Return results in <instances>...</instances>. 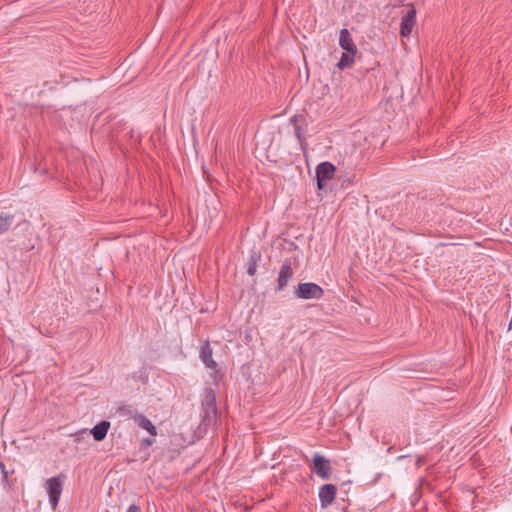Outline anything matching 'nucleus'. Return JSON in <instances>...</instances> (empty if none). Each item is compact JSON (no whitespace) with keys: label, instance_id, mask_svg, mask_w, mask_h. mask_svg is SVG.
<instances>
[{"label":"nucleus","instance_id":"obj_1","mask_svg":"<svg viewBox=\"0 0 512 512\" xmlns=\"http://www.w3.org/2000/svg\"><path fill=\"white\" fill-rule=\"evenodd\" d=\"M64 480L65 475L60 474L47 479L45 482V489L49 496V503L52 509H55L59 503L63 490Z\"/></svg>","mask_w":512,"mask_h":512},{"label":"nucleus","instance_id":"obj_2","mask_svg":"<svg viewBox=\"0 0 512 512\" xmlns=\"http://www.w3.org/2000/svg\"><path fill=\"white\" fill-rule=\"evenodd\" d=\"M336 167L330 162H322L316 167L317 187L319 190L326 188V183L334 177Z\"/></svg>","mask_w":512,"mask_h":512},{"label":"nucleus","instance_id":"obj_3","mask_svg":"<svg viewBox=\"0 0 512 512\" xmlns=\"http://www.w3.org/2000/svg\"><path fill=\"white\" fill-rule=\"evenodd\" d=\"M323 294V289L312 282L300 283L295 291L296 297L301 299H320Z\"/></svg>","mask_w":512,"mask_h":512},{"label":"nucleus","instance_id":"obj_4","mask_svg":"<svg viewBox=\"0 0 512 512\" xmlns=\"http://www.w3.org/2000/svg\"><path fill=\"white\" fill-rule=\"evenodd\" d=\"M312 462L313 470L320 478L327 480L331 477L332 468L328 459L320 454H314Z\"/></svg>","mask_w":512,"mask_h":512},{"label":"nucleus","instance_id":"obj_5","mask_svg":"<svg viewBox=\"0 0 512 512\" xmlns=\"http://www.w3.org/2000/svg\"><path fill=\"white\" fill-rule=\"evenodd\" d=\"M416 23V10L414 7H410L407 12L403 15L400 25V35L402 37H408Z\"/></svg>","mask_w":512,"mask_h":512},{"label":"nucleus","instance_id":"obj_6","mask_svg":"<svg viewBox=\"0 0 512 512\" xmlns=\"http://www.w3.org/2000/svg\"><path fill=\"white\" fill-rule=\"evenodd\" d=\"M202 407L204 410V418H210L211 415L216 413V396L211 388L205 389V395L202 400Z\"/></svg>","mask_w":512,"mask_h":512},{"label":"nucleus","instance_id":"obj_7","mask_svg":"<svg viewBox=\"0 0 512 512\" xmlns=\"http://www.w3.org/2000/svg\"><path fill=\"white\" fill-rule=\"evenodd\" d=\"M337 487L333 484H325L319 490V500L322 508L332 504L336 497Z\"/></svg>","mask_w":512,"mask_h":512},{"label":"nucleus","instance_id":"obj_8","mask_svg":"<svg viewBox=\"0 0 512 512\" xmlns=\"http://www.w3.org/2000/svg\"><path fill=\"white\" fill-rule=\"evenodd\" d=\"M293 276V270L291 267L290 260H286L280 269L279 276H278V288L277 290H282L288 283V281Z\"/></svg>","mask_w":512,"mask_h":512},{"label":"nucleus","instance_id":"obj_9","mask_svg":"<svg viewBox=\"0 0 512 512\" xmlns=\"http://www.w3.org/2000/svg\"><path fill=\"white\" fill-rule=\"evenodd\" d=\"M339 45L343 50H345L347 52H350V53L357 52V47L351 37L349 30L346 28H343L340 31Z\"/></svg>","mask_w":512,"mask_h":512},{"label":"nucleus","instance_id":"obj_10","mask_svg":"<svg viewBox=\"0 0 512 512\" xmlns=\"http://www.w3.org/2000/svg\"><path fill=\"white\" fill-rule=\"evenodd\" d=\"M200 358L207 368L214 371L215 374L218 373V365L212 358V348L210 347L209 343H206L205 345L202 346Z\"/></svg>","mask_w":512,"mask_h":512},{"label":"nucleus","instance_id":"obj_11","mask_svg":"<svg viewBox=\"0 0 512 512\" xmlns=\"http://www.w3.org/2000/svg\"><path fill=\"white\" fill-rule=\"evenodd\" d=\"M110 428V422L108 421H101L97 425L94 426V428L91 430V433L93 435V438L96 441H102Z\"/></svg>","mask_w":512,"mask_h":512},{"label":"nucleus","instance_id":"obj_12","mask_svg":"<svg viewBox=\"0 0 512 512\" xmlns=\"http://www.w3.org/2000/svg\"><path fill=\"white\" fill-rule=\"evenodd\" d=\"M134 420L139 427L147 430L152 436H155L157 434L156 427L144 415L135 414Z\"/></svg>","mask_w":512,"mask_h":512},{"label":"nucleus","instance_id":"obj_13","mask_svg":"<svg viewBox=\"0 0 512 512\" xmlns=\"http://www.w3.org/2000/svg\"><path fill=\"white\" fill-rule=\"evenodd\" d=\"M356 53H350V52H345L342 54L337 66L339 69H345L347 67H350L353 63V57L355 56Z\"/></svg>","mask_w":512,"mask_h":512},{"label":"nucleus","instance_id":"obj_14","mask_svg":"<svg viewBox=\"0 0 512 512\" xmlns=\"http://www.w3.org/2000/svg\"><path fill=\"white\" fill-rule=\"evenodd\" d=\"M119 413L124 416H131L134 418L135 414H138L131 406H124L119 409Z\"/></svg>","mask_w":512,"mask_h":512},{"label":"nucleus","instance_id":"obj_15","mask_svg":"<svg viewBox=\"0 0 512 512\" xmlns=\"http://www.w3.org/2000/svg\"><path fill=\"white\" fill-rule=\"evenodd\" d=\"M247 273L250 276H253L256 273V263L255 262H252L249 264V266L247 268Z\"/></svg>","mask_w":512,"mask_h":512},{"label":"nucleus","instance_id":"obj_16","mask_svg":"<svg viewBox=\"0 0 512 512\" xmlns=\"http://www.w3.org/2000/svg\"><path fill=\"white\" fill-rule=\"evenodd\" d=\"M127 512H141V509L138 505H130L127 509Z\"/></svg>","mask_w":512,"mask_h":512},{"label":"nucleus","instance_id":"obj_17","mask_svg":"<svg viewBox=\"0 0 512 512\" xmlns=\"http://www.w3.org/2000/svg\"><path fill=\"white\" fill-rule=\"evenodd\" d=\"M0 467L2 469V473L4 475V478H7V472L5 471V467H4V465L2 463H0Z\"/></svg>","mask_w":512,"mask_h":512},{"label":"nucleus","instance_id":"obj_18","mask_svg":"<svg viewBox=\"0 0 512 512\" xmlns=\"http://www.w3.org/2000/svg\"><path fill=\"white\" fill-rule=\"evenodd\" d=\"M416 463H417V465H418V466H420V465L423 463V458H422V457H419V458L417 459V462H416Z\"/></svg>","mask_w":512,"mask_h":512},{"label":"nucleus","instance_id":"obj_19","mask_svg":"<svg viewBox=\"0 0 512 512\" xmlns=\"http://www.w3.org/2000/svg\"><path fill=\"white\" fill-rule=\"evenodd\" d=\"M295 129H296V135H297V137L300 139V137H301V135H300V129H299V127H297V126H296V128H295Z\"/></svg>","mask_w":512,"mask_h":512},{"label":"nucleus","instance_id":"obj_20","mask_svg":"<svg viewBox=\"0 0 512 512\" xmlns=\"http://www.w3.org/2000/svg\"><path fill=\"white\" fill-rule=\"evenodd\" d=\"M512 329V316H511V319H510V322H509V325H508V330H511Z\"/></svg>","mask_w":512,"mask_h":512}]
</instances>
